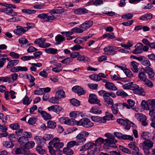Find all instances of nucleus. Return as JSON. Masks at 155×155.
I'll list each match as a JSON object with an SVG mask.
<instances>
[{
    "mask_svg": "<svg viewBox=\"0 0 155 155\" xmlns=\"http://www.w3.org/2000/svg\"><path fill=\"white\" fill-rule=\"evenodd\" d=\"M131 69L135 73H137L138 71V67L139 64L138 63L134 61H132L131 62Z\"/></svg>",
    "mask_w": 155,
    "mask_h": 155,
    "instance_id": "b1692460",
    "label": "nucleus"
},
{
    "mask_svg": "<svg viewBox=\"0 0 155 155\" xmlns=\"http://www.w3.org/2000/svg\"><path fill=\"white\" fill-rule=\"evenodd\" d=\"M113 115L111 113L106 112L105 113V116L103 117V123L106 122V120H113Z\"/></svg>",
    "mask_w": 155,
    "mask_h": 155,
    "instance_id": "aec40b11",
    "label": "nucleus"
},
{
    "mask_svg": "<svg viewBox=\"0 0 155 155\" xmlns=\"http://www.w3.org/2000/svg\"><path fill=\"white\" fill-rule=\"evenodd\" d=\"M77 59L78 61H90V59L88 57L84 55H79Z\"/></svg>",
    "mask_w": 155,
    "mask_h": 155,
    "instance_id": "4d7b16f0",
    "label": "nucleus"
},
{
    "mask_svg": "<svg viewBox=\"0 0 155 155\" xmlns=\"http://www.w3.org/2000/svg\"><path fill=\"white\" fill-rule=\"evenodd\" d=\"M59 98L57 97L55 95V97H52L50 98L49 100V101L52 104H58L59 103Z\"/></svg>",
    "mask_w": 155,
    "mask_h": 155,
    "instance_id": "09e8293b",
    "label": "nucleus"
},
{
    "mask_svg": "<svg viewBox=\"0 0 155 155\" xmlns=\"http://www.w3.org/2000/svg\"><path fill=\"white\" fill-rule=\"evenodd\" d=\"M63 12L64 10L61 7H58L51 11V13L53 14H61Z\"/></svg>",
    "mask_w": 155,
    "mask_h": 155,
    "instance_id": "58836bf2",
    "label": "nucleus"
},
{
    "mask_svg": "<svg viewBox=\"0 0 155 155\" xmlns=\"http://www.w3.org/2000/svg\"><path fill=\"white\" fill-rule=\"evenodd\" d=\"M134 88L133 90V93L139 95L144 96L145 95V92L141 87H139V86L136 84L134 85Z\"/></svg>",
    "mask_w": 155,
    "mask_h": 155,
    "instance_id": "9b49d317",
    "label": "nucleus"
},
{
    "mask_svg": "<svg viewBox=\"0 0 155 155\" xmlns=\"http://www.w3.org/2000/svg\"><path fill=\"white\" fill-rule=\"evenodd\" d=\"M90 112L94 114H100L102 113V110L100 107L97 106H95L92 107Z\"/></svg>",
    "mask_w": 155,
    "mask_h": 155,
    "instance_id": "a211bd4d",
    "label": "nucleus"
},
{
    "mask_svg": "<svg viewBox=\"0 0 155 155\" xmlns=\"http://www.w3.org/2000/svg\"><path fill=\"white\" fill-rule=\"evenodd\" d=\"M104 141V144L105 146L117 148V146L115 143L117 141L116 140L106 139Z\"/></svg>",
    "mask_w": 155,
    "mask_h": 155,
    "instance_id": "1a4fd4ad",
    "label": "nucleus"
},
{
    "mask_svg": "<svg viewBox=\"0 0 155 155\" xmlns=\"http://www.w3.org/2000/svg\"><path fill=\"white\" fill-rule=\"evenodd\" d=\"M138 78L141 81H144L147 80V76L143 71H140L138 75Z\"/></svg>",
    "mask_w": 155,
    "mask_h": 155,
    "instance_id": "473e14b6",
    "label": "nucleus"
},
{
    "mask_svg": "<svg viewBox=\"0 0 155 155\" xmlns=\"http://www.w3.org/2000/svg\"><path fill=\"white\" fill-rule=\"evenodd\" d=\"M45 52L48 54H54L57 53L58 50L56 49L52 48H49L45 49Z\"/></svg>",
    "mask_w": 155,
    "mask_h": 155,
    "instance_id": "f704fd0d",
    "label": "nucleus"
},
{
    "mask_svg": "<svg viewBox=\"0 0 155 155\" xmlns=\"http://www.w3.org/2000/svg\"><path fill=\"white\" fill-rule=\"evenodd\" d=\"M58 121L61 123H64L68 125H72L74 124L73 120L69 119L67 117H61L58 119Z\"/></svg>",
    "mask_w": 155,
    "mask_h": 155,
    "instance_id": "ddd939ff",
    "label": "nucleus"
},
{
    "mask_svg": "<svg viewBox=\"0 0 155 155\" xmlns=\"http://www.w3.org/2000/svg\"><path fill=\"white\" fill-rule=\"evenodd\" d=\"M19 61L18 60H15L9 61L7 66V68H10L12 67L17 64L19 62Z\"/></svg>",
    "mask_w": 155,
    "mask_h": 155,
    "instance_id": "72a5a7b5",
    "label": "nucleus"
},
{
    "mask_svg": "<svg viewBox=\"0 0 155 155\" xmlns=\"http://www.w3.org/2000/svg\"><path fill=\"white\" fill-rule=\"evenodd\" d=\"M73 59L71 58L68 57L64 58L61 61V62L66 65H68L72 61Z\"/></svg>",
    "mask_w": 155,
    "mask_h": 155,
    "instance_id": "8fccbe9b",
    "label": "nucleus"
},
{
    "mask_svg": "<svg viewBox=\"0 0 155 155\" xmlns=\"http://www.w3.org/2000/svg\"><path fill=\"white\" fill-rule=\"evenodd\" d=\"M9 127L12 130H17L19 128L20 125L19 124L15 123L10 124Z\"/></svg>",
    "mask_w": 155,
    "mask_h": 155,
    "instance_id": "bf43d9fd",
    "label": "nucleus"
},
{
    "mask_svg": "<svg viewBox=\"0 0 155 155\" xmlns=\"http://www.w3.org/2000/svg\"><path fill=\"white\" fill-rule=\"evenodd\" d=\"M81 144L76 140V141H72L69 142L67 144V147H72L74 145H80Z\"/></svg>",
    "mask_w": 155,
    "mask_h": 155,
    "instance_id": "c9c22d12",
    "label": "nucleus"
},
{
    "mask_svg": "<svg viewBox=\"0 0 155 155\" xmlns=\"http://www.w3.org/2000/svg\"><path fill=\"white\" fill-rule=\"evenodd\" d=\"M135 84H133L132 82L129 83L127 84H125L123 85V87L125 89H130L133 90L134 88V85Z\"/></svg>",
    "mask_w": 155,
    "mask_h": 155,
    "instance_id": "c756f323",
    "label": "nucleus"
},
{
    "mask_svg": "<svg viewBox=\"0 0 155 155\" xmlns=\"http://www.w3.org/2000/svg\"><path fill=\"white\" fill-rule=\"evenodd\" d=\"M56 96L60 99L64 97V92L62 90H60L57 91L56 93Z\"/></svg>",
    "mask_w": 155,
    "mask_h": 155,
    "instance_id": "4c0bfd02",
    "label": "nucleus"
},
{
    "mask_svg": "<svg viewBox=\"0 0 155 155\" xmlns=\"http://www.w3.org/2000/svg\"><path fill=\"white\" fill-rule=\"evenodd\" d=\"M16 27V29L14 30L13 32L15 35L18 36L22 35L28 30V28L27 27L17 25Z\"/></svg>",
    "mask_w": 155,
    "mask_h": 155,
    "instance_id": "39448f33",
    "label": "nucleus"
},
{
    "mask_svg": "<svg viewBox=\"0 0 155 155\" xmlns=\"http://www.w3.org/2000/svg\"><path fill=\"white\" fill-rule=\"evenodd\" d=\"M89 133L86 131H83L80 133L76 136V138L77 140L81 145L84 143L87 140L85 137H87Z\"/></svg>",
    "mask_w": 155,
    "mask_h": 155,
    "instance_id": "20e7f679",
    "label": "nucleus"
},
{
    "mask_svg": "<svg viewBox=\"0 0 155 155\" xmlns=\"http://www.w3.org/2000/svg\"><path fill=\"white\" fill-rule=\"evenodd\" d=\"M104 51L107 55H114L117 53V51L114 50V48L112 46H107L104 48Z\"/></svg>",
    "mask_w": 155,
    "mask_h": 155,
    "instance_id": "6e6552de",
    "label": "nucleus"
},
{
    "mask_svg": "<svg viewBox=\"0 0 155 155\" xmlns=\"http://www.w3.org/2000/svg\"><path fill=\"white\" fill-rule=\"evenodd\" d=\"M88 101L91 104H97L99 106L101 105L100 100L95 94H91L89 95Z\"/></svg>",
    "mask_w": 155,
    "mask_h": 155,
    "instance_id": "0eeeda50",
    "label": "nucleus"
},
{
    "mask_svg": "<svg viewBox=\"0 0 155 155\" xmlns=\"http://www.w3.org/2000/svg\"><path fill=\"white\" fill-rule=\"evenodd\" d=\"M47 109L49 111L52 110L57 114H59L63 110V108L58 105H54L48 107Z\"/></svg>",
    "mask_w": 155,
    "mask_h": 155,
    "instance_id": "9d476101",
    "label": "nucleus"
},
{
    "mask_svg": "<svg viewBox=\"0 0 155 155\" xmlns=\"http://www.w3.org/2000/svg\"><path fill=\"white\" fill-rule=\"evenodd\" d=\"M74 13L76 15H82L87 13L88 12V10L85 8H79L74 10Z\"/></svg>",
    "mask_w": 155,
    "mask_h": 155,
    "instance_id": "4be33fe9",
    "label": "nucleus"
},
{
    "mask_svg": "<svg viewBox=\"0 0 155 155\" xmlns=\"http://www.w3.org/2000/svg\"><path fill=\"white\" fill-rule=\"evenodd\" d=\"M5 13L8 15L12 16H15L17 15V13L13 11L12 9H8L5 8Z\"/></svg>",
    "mask_w": 155,
    "mask_h": 155,
    "instance_id": "e433bc0d",
    "label": "nucleus"
},
{
    "mask_svg": "<svg viewBox=\"0 0 155 155\" xmlns=\"http://www.w3.org/2000/svg\"><path fill=\"white\" fill-rule=\"evenodd\" d=\"M145 72L148 74L150 78H152L154 76L155 74L153 69L150 67H145Z\"/></svg>",
    "mask_w": 155,
    "mask_h": 155,
    "instance_id": "6ab92c4d",
    "label": "nucleus"
},
{
    "mask_svg": "<svg viewBox=\"0 0 155 155\" xmlns=\"http://www.w3.org/2000/svg\"><path fill=\"white\" fill-rule=\"evenodd\" d=\"M28 140L24 136H21L18 139V141L21 144L25 143Z\"/></svg>",
    "mask_w": 155,
    "mask_h": 155,
    "instance_id": "3c124183",
    "label": "nucleus"
},
{
    "mask_svg": "<svg viewBox=\"0 0 155 155\" xmlns=\"http://www.w3.org/2000/svg\"><path fill=\"white\" fill-rule=\"evenodd\" d=\"M21 11L23 13L30 15L34 14L36 12L35 10L27 9H23Z\"/></svg>",
    "mask_w": 155,
    "mask_h": 155,
    "instance_id": "603ef678",
    "label": "nucleus"
},
{
    "mask_svg": "<svg viewBox=\"0 0 155 155\" xmlns=\"http://www.w3.org/2000/svg\"><path fill=\"white\" fill-rule=\"evenodd\" d=\"M93 23V21L91 20L87 21L81 24L80 27L83 30H85L92 26Z\"/></svg>",
    "mask_w": 155,
    "mask_h": 155,
    "instance_id": "f8f14e48",
    "label": "nucleus"
},
{
    "mask_svg": "<svg viewBox=\"0 0 155 155\" xmlns=\"http://www.w3.org/2000/svg\"><path fill=\"white\" fill-rule=\"evenodd\" d=\"M54 65L56 66L52 69V71L56 73H59L62 70V68L61 67L62 64L60 63H57Z\"/></svg>",
    "mask_w": 155,
    "mask_h": 155,
    "instance_id": "a878e982",
    "label": "nucleus"
},
{
    "mask_svg": "<svg viewBox=\"0 0 155 155\" xmlns=\"http://www.w3.org/2000/svg\"><path fill=\"white\" fill-rule=\"evenodd\" d=\"M0 81L3 82H8L9 83L11 82L9 81V77L8 76L0 77Z\"/></svg>",
    "mask_w": 155,
    "mask_h": 155,
    "instance_id": "69168bd1",
    "label": "nucleus"
},
{
    "mask_svg": "<svg viewBox=\"0 0 155 155\" xmlns=\"http://www.w3.org/2000/svg\"><path fill=\"white\" fill-rule=\"evenodd\" d=\"M72 90L74 92L77 93L79 96L84 94L86 92L81 87L78 86H75L73 87Z\"/></svg>",
    "mask_w": 155,
    "mask_h": 155,
    "instance_id": "2eb2a0df",
    "label": "nucleus"
},
{
    "mask_svg": "<svg viewBox=\"0 0 155 155\" xmlns=\"http://www.w3.org/2000/svg\"><path fill=\"white\" fill-rule=\"evenodd\" d=\"M105 87L110 90L116 91L117 89L115 85L112 82H106L105 84Z\"/></svg>",
    "mask_w": 155,
    "mask_h": 155,
    "instance_id": "412c9836",
    "label": "nucleus"
},
{
    "mask_svg": "<svg viewBox=\"0 0 155 155\" xmlns=\"http://www.w3.org/2000/svg\"><path fill=\"white\" fill-rule=\"evenodd\" d=\"M119 106H121V104L117 103L112 105L111 107L112 111L114 114H118L119 110L118 107Z\"/></svg>",
    "mask_w": 155,
    "mask_h": 155,
    "instance_id": "393cba45",
    "label": "nucleus"
},
{
    "mask_svg": "<svg viewBox=\"0 0 155 155\" xmlns=\"http://www.w3.org/2000/svg\"><path fill=\"white\" fill-rule=\"evenodd\" d=\"M135 49L133 50V53L135 54H138L142 52V44H137L135 46Z\"/></svg>",
    "mask_w": 155,
    "mask_h": 155,
    "instance_id": "f3484780",
    "label": "nucleus"
},
{
    "mask_svg": "<svg viewBox=\"0 0 155 155\" xmlns=\"http://www.w3.org/2000/svg\"><path fill=\"white\" fill-rule=\"evenodd\" d=\"M35 143L33 141H28L25 144V147L27 148L31 149L35 146Z\"/></svg>",
    "mask_w": 155,
    "mask_h": 155,
    "instance_id": "13d9d810",
    "label": "nucleus"
},
{
    "mask_svg": "<svg viewBox=\"0 0 155 155\" xmlns=\"http://www.w3.org/2000/svg\"><path fill=\"white\" fill-rule=\"evenodd\" d=\"M18 75L16 73H14L11 75V78L9 77L10 83H12L16 81L18 78Z\"/></svg>",
    "mask_w": 155,
    "mask_h": 155,
    "instance_id": "5fc2aeb1",
    "label": "nucleus"
},
{
    "mask_svg": "<svg viewBox=\"0 0 155 155\" xmlns=\"http://www.w3.org/2000/svg\"><path fill=\"white\" fill-rule=\"evenodd\" d=\"M84 31L81 28L78 27L73 28L71 30V31L73 32L79 33H82Z\"/></svg>",
    "mask_w": 155,
    "mask_h": 155,
    "instance_id": "338daca9",
    "label": "nucleus"
},
{
    "mask_svg": "<svg viewBox=\"0 0 155 155\" xmlns=\"http://www.w3.org/2000/svg\"><path fill=\"white\" fill-rule=\"evenodd\" d=\"M70 102L72 105L74 106H78L80 104V102L78 100L74 98L71 99Z\"/></svg>",
    "mask_w": 155,
    "mask_h": 155,
    "instance_id": "6e6d98bb",
    "label": "nucleus"
},
{
    "mask_svg": "<svg viewBox=\"0 0 155 155\" xmlns=\"http://www.w3.org/2000/svg\"><path fill=\"white\" fill-rule=\"evenodd\" d=\"M76 123L77 125L82 126L87 128L91 127L94 126L93 123L87 118H83L79 121H76Z\"/></svg>",
    "mask_w": 155,
    "mask_h": 155,
    "instance_id": "f257e3e1",
    "label": "nucleus"
},
{
    "mask_svg": "<svg viewBox=\"0 0 155 155\" xmlns=\"http://www.w3.org/2000/svg\"><path fill=\"white\" fill-rule=\"evenodd\" d=\"M70 116L73 118H76L80 116L82 117V113L78 111H74L70 113Z\"/></svg>",
    "mask_w": 155,
    "mask_h": 155,
    "instance_id": "cd10ccee",
    "label": "nucleus"
},
{
    "mask_svg": "<svg viewBox=\"0 0 155 155\" xmlns=\"http://www.w3.org/2000/svg\"><path fill=\"white\" fill-rule=\"evenodd\" d=\"M152 18V15L151 14H146L141 16L139 18V19L143 21H145L150 19H151Z\"/></svg>",
    "mask_w": 155,
    "mask_h": 155,
    "instance_id": "7c9ffc66",
    "label": "nucleus"
},
{
    "mask_svg": "<svg viewBox=\"0 0 155 155\" xmlns=\"http://www.w3.org/2000/svg\"><path fill=\"white\" fill-rule=\"evenodd\" d=\"M43 91L44 90L42 89V88H39L35 91L34 94L35 95H42L43 94Z\"/></svg>",
    "mask_w": 155,
    "mask_h": 155,
    "instance_id": "774afa93",
    "label": "nucleus"
},
{
    "mask_svg": "<svg viewBox=\"0 0 155 155\" xmlns=\"http://www.w3.org/2000/svg\"><path fill=\"white\" fill-rule=\"evenodd\" d=\"M136 117H139L140 121L142 123V124L144 126L147 125L146 122L147 118L146 116L142 114L138 113L135 114Z\"/></svg>",
    "mask_w": 155,
    "mask_h": 155,
    "instance_id": "dca6fc26",
    "label": "nucleus"
},
{
    "mask_svg": "<svg viewBox=\"0 0 155 155\" xmlns=\"http://www.w3.org/2000/svg\"><path fill=\"white\" fill-rule=\"evenodd\" d=\"M8 138L10 140L13 142H16L18 140V137L15 134H11L8 135Z\"/></svg>",
    "mask_w": 155,
    "mask_h": 155,
    "instance_id": "49530a36",
    "label": "nucleus"
},
{
    "mask_svg": "<svg viewBox=\"0 0 155 155\" xmlns=\"http://www.w3.org/2000/svg\"><path fill=\"white\" fill-rule=\"evenodd\" d=\"M38 17V18L42 19L45 22H51L55 18V17L54 15H48V14L45 13L39 14Z\"/></svg>",
    "mask_w": 155,
    "mask_h": 155,
    "instance_id": "423d86ee",
    "label": "nucleus"
},
{
    "mask_svg": "<svg viewBox=\"0 0 155 155\" xmlns=\"http://www.w3.org/2000/svg\"><path fill=\"white\" fill-rule=\"evenodd\" d=\"M46 39L44 38H38L36 40L34 43L36 44L39 45V46L41 47L43 43L45 42V41Z\"/></svg>",
    "mask_w": 155,
    "mask_h": 155,
    "instance_id": "a19ab883",
    "label": "nucleus"
},
{
    "mask_svg": "<svg viewBox=\"0 0 155 155\" xmlns=\"http://www.w3.org/2000/svg\"><path fill=\"white\" fill-rule=\"evenodd\" d=\"M98 93L100 96H103L104 100L108 98V99L109 98H110L109 95V93L106 91L101 90L99 91Z\"/></svg>",
    "mask_w": 155,
    "mask_h": 155,
    "instance_id": "c85d7f7f",
    "label": "nucleus"
},
{
    "mask_svg": "<svg viewBox=\"0 0 155 155\" xmlns=\"http://www.w3.org/2000/svg\"><path fill=\"white\" fill-rule=\"evenodd\" d=\"M63 151L64 154L67 155H71L74 153L73 151L69 147L64 148L63 150Z\"/></svg>",
    "mask_w": 155,
    "mask_h": 155,
    "instance_id": "37998d69",
    "label": "nucleus"
},
{
    "mask_svg": "<svg viewBox=\"0 0 155 155\" xmlns=\"http://www.w3.org/2000/svg\"><path fill=\"white\" fill-rule=\"evenodd\" d=\"M104 139L101 138L99 137L95 141V145L96 146H100L104 143Z\"/></svg>",
    "mask_w": 155,
    "mask_h": 155,
    "instance_id": "864d4df0",
    "label": "nucleus"
},
{
    "mask_svg": "<svg viewBox=\"0 0 155 155\" xmlns=\"http://www.w3.org/2000/svg\"><path fill=\"white\" fill-rule=\"evenodd\" d=\"M119 148L120 150L123 152L129 154H131V152L129 150V149L125 147H124L122 145L119 146Z\"/></svg>",
    "mask_w": 155,
    "mask_h": 155,
    "instance_id": "c03bdc74",
    "label": "nucleus"
},
{
    "mask_svg": "<svg viewBox=\"0 0 155 155\" xmlns=\"http://www.w3.org/2000/svg\"><path fill=\"white\" fill-rule=\"evenodd\" d=\"M137 59L140 61H141V64L144 66H146V67H150L151 66V64L149 61L146 58H145L143 59L142 58H138Z\"/></svg>",
    "mask_w": 155,
    "mask_h": 155,
    "instance_id": "bb28decb",
    "label": "nucleus"
},
{
    "mask_svg": "<svg viewBox=\"0 0 155 155\" xmlns=\"http://www.w3.org/2000/svg\"><path fill=\"white\" fill-rule=\"evenodd\" d=\"M56 126L55 122L52 120H49L47 123V127L50 129H54Z\"/></svg>",
    "mask_w": 155,
    "mask_h": 155,
    "instance_id": "79ce46f5",
    "label": "nucleus"
},
{
    "mask_svg": "<svg viewBox=\"0 0 155 155\" xmlns=\"http://www.w3.org/2000/svg\"><path fill=\"white\" fill-rule=\"evenodd\" d=\"M64 39V38L61 35H58L56 36L55 40L58 44H60Z\"/></svg>",
    "mask_w": 155,
    "mask_h": 155,
    "instance_id": "de8ad7c7",
    "label": "nucleus"
},
{
    "mask_svg": "<svg viewBox=\"0 0 155 155\" xmlns=\"http://www.w3.org/2000/svg\"><path fill=\"white\" fill-rule=\"evenodd\" d=\"M122 139L124 140H129L130 141L133 140L134 137L132 135H123Z\"/></svg>",
    "mask_w": 155,
    "mask_h": 155,
    "instance_id": "680f3d73",
    "label": "nucleus"
},
{
    "mask_svg": "<svg viewBox=\"0 0 155 155\" xmlns=\"http://www.w3.org/2000/svg\"><path fill=\"white\" fill-rule=\"evenodd\" d=\"M91 120L94 122L100 123H103V118L97 116H93L91 117Z\"/></svg>",
    "mask_w": 155,
    "mask_h": 155,
    "instance_id": "ea45409f",
    "label": "nucleus"
},
{
    "mask_svg": "<svg viewBox=\"0 0 155 155\" xmlns=\"http://www.w3.org/2000/svg\"><path fill=\"white\" fill-rule=\"evenodd\" d=\"M2 144L6 148H12L14 146V143L11 140L4 141Z\"/></svg>",
    "mask_w": 155,
    "mask_h": 155,
    "instance_id": "5701e85b",
    "label": "nucleus"
},
{
    "mask_svg": "<svg viewBox=\"0 0 155 155\" xmlns=\"http://www.w3.org/2000/svg\"><path fill=\"white\" fill-rule=\"evenodd\" d=\"M104 38H107L111 39H114L116 38V36L114 33H108L104 34L103 35Z\"/></svg>",
    "mask_w": 155,
    "mask_h": 155,
    "instance_id": "a18cd8bd",
    "label": "nucleus"
},
{
    "mask_svg": "<svg viewBox=\"0 0 155 155\" xmlns=\"http://www.w3.org/2000/svg\"><path fill=\"white\" fill-rule=\"evenodd\" d=\"M41 116L45 120H49L51 118V115L45 111L42 114Z\"/></svg>",
    "mask_w": 155,
    "mask_h": 155,
    "instance_id": "052dcab7",
    "label": "nucleus"
},
{
    "mask_svg": "<svg viewBox=\"0 0 155 155\" xmlns=\"http://www.w3.org/2000/svg\"><path fill=\"white\" fill-rule=\"evenodd\" d=\"M116 94L118 96H122L123 97H125L128 95L127 93L122 90L117 91L116 92Z\"/></svg>",
    "mask_w": 155,
    "mask_h": 155,
    "instance_id": "e2e57ef3",
    "label": "nucleus"
},
{
    "mask_svg": "<svg viewBox=\"0 0 155 155\" xmlns=\"http://www.w3.org/2000/svg\"><path fill=\"white\" fill-rule=\"evenodd\" d=\"M153 146V143L151 140H146L144 141L143 143V149H151Z\"/></svg>",
    "mask_w": 155,
    "mask_h": 155,
    "instance_id": "4468645a",
    "label": "nucleus"
},
{
    "mask_svg": "<svg viewBox=\"0 0 155 155\" xmlns=\"http://www.w3.org/2000/svg\"><path fill=\"white\" fill-rule=\"evenodd\" d=\"M146 103L145 101L143 100L141 103L142 107L145 110H149V114L150 116V120L153 122H155V107L148 106L147 107H146Z\"/></svg>",
    "mask_w": 155,
    "mask_h": 155,
    "instance_id": "f03ea898",
    "label": "nucleus"
},
{
    "mask_svg": "<svg viewBox=\"0 0 155 155\" xmlns=\"http://www.w3.org/2000/svg\"><path fill=\"white\" fill-rule=\"evenodd\" d=\"M117 121L118 123L124 126L131 123V122L127 119L124 120L122 119H119L117 120Z\"/></svg>",
    "mask_w": 155,
    "mask_h": 155,
    "instance_id": "2f4dec72",
    "label": "nucleus"
},
{
    "mask_svg": "<svg viewBox=\"0 0 155 155\" xmlns=\"http://www.w3.org/2000/svg\"><path fill=\"white\" fill-rule=\"evenodd\" d=\"M124 71L126 75L129 78L133 77V74H132V73L130 70L127 69L126 68Z\"/></svg>",
    "mask_w": 155,
    "mask_h": 155,
    "instance_id": "0e129e2a",
    "label": "nucleus"
},
{
    "mask_svg": "<svg viewBox=\"0 0 155 155\" xmlns=\"http://www.w3.org/2000/svg\"><path fill=\"white\" fill-rule=\"evenodd\" d=\"M49 144L51 145H53V147L57 150H58L64 146V144L62 142H60V140L58 137L54 138L51 140L49 142Z\"/></svg>",
    "mask_w": 155,
    "mask_h": 155,
    "instance_id": "7ed1b4c3",
    "label": "nucleus"
}]
</instances>
